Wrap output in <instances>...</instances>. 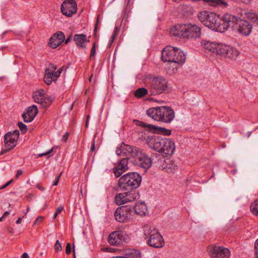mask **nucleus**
<instances>
[{
  "label": "nucleus",
  "mask_w": 258,
  "mask_h": 258,
  "mask_svg": "<svg viewBox=\"0 0 258 258\" xmlns=\"http://www.w3.org/2000/svg\"><path fill=\"white\" fill-rule=\"evenodd\" d=\"M228 13L222 15H217L216 13L204 11L198 14V17L201 23L211 29L219 32L226 31V19L228 18Z\"/></svg>",
  "instance_id": "1"
},
{
  "label": "nucleus",
  "mask_w": 258,
  "mask_h": 258,
  "mask_svg": "<svg viewBox=\"0 0 258 258\" xmlns=\"http://www.w3.org/2000/svg\"><path fill=\"white\" fill-rule=\"evenodd\" d=\"M170 34L172 37L184 40L196 39L201 37L202 30L196 24L180 23L170 28Z\"/></svg>",
  "instance_id": "2"
},
{
  "label": "nucleus",
  "mask_w": 258,
  "mask_h": 258,
  "mask_svg": "<svg viewBox=\"0 0 258 258\" xmlns=\"http://www.w3.org/2000/svg\"><path fill=\"white\" fill-rule=\"evenodd\" d=\"M201 45L205 49L209 52L231 59H235L239 54V52L236 48L230 45L205 40L201 41Z\"/></svg>",
  "instance_id": "3"
},
{
  "label": "nucleus",
  "mask_w": 258,
  "mask_h": 258,
  "mask_svg": "<svg viewBox=\"0 0 258 258\" xmlns=\"http://www.w3.org/2000/svg\"><path fill=\"white\" fill-rule=\"evenodd\" d=\"M147 144L151 149L165 155H173L175 149V143L172 140L158 136L151 137L148 140Z\"/></svg>",
  "instance_id": "4"
},
{
  "label": "nucleus",
  "mask_w": 258,
  "mask_h": 258,
  "mask_svg": "<svg viewBox=\"0 0 258 258\" xmlns=\"http://www.w3.org/2000/svg\"><path fill=\"white\" fill-rule=\"evenodd\" d=\"M225 20L227 22L226 30L231 27L243 36H247L250 34L252 26L247 21L230 13H228V18Z\"/></svg>",
  "instance_id": "5"
},
{
  "label": "nucleus",
  "mask_w": 258,
  "mask_h": 258,
  "mask_svg": "<svg viewBox=\"0 0 258 258\" xmlns=\"http://www.w3.org/2000/svg\"><path fill=\"white\" fill-rule=\"evenodd\" d=\"M146 113L154 120L166 123L171 122L175 117L173 109L169 106L150 108L147 110Z\"/></svg>",
  "instance_id": "6"
},
{
  "label": "nucleus",
  "mask_w": 258,
  "mask_h": 258,
  "mask_svg": "<svg viewBox=\"0 0 258 258\" xmlns=\"http://www.w3.org/2000/svg\"><path fill=\"white\" fill-rule=\"evenodd\" d=\"M185 54L180 49L170 45L165 47L162 51L161 59L164 62H174L182 65L185 60Z\"/></svg>",
  "instance_id": "7"
},
{
  "label": "nucleus",
  "mask_w": 258,
  "mask_h": 258,
  "mask_svg": "<svg viewBox=\"0 0 258 258\" xmlns=\"http://www.w3.org/2000/svg\"><path fill=\"white\" fill-rule=\"evenodd\" d=\"M142 177L137 172H129L120 177L118 185L121 190L135 189L140 185Z\"/></svg>",
  "instance_id": "8"
},
{
  "label": "nucleus",
  "mask_w": 258,
  "mask_h": 258,
  "mask_svg": "<svg viewBox=\"0 0 258 258\" xmlns=\"http://www.w3.org/2000/svg\"><path fill=\"white\" fill-rule=\"evenodd\" d=\"M144 235L145 239L149 246L161 248L164 245V239L157 229L148 226H145Z\"/></svg>",
  "instance_id": "9"
},
{
  "label": "nucleus",
  "mask_w": 258,
  "mask_h": 258,
  "mask_svg": "<svg viewBox=\"0 0 258 258\" xmlns=\"http://www.w3.org/2000/svg\"><path fill=\"white\" fill-rule=\"evenodd\" d=\"M168 81L163 77H154L149 83V92L151 95L164 93L167 90Z\"/></svg>",
  "instance_id": "10"
},
{
  "label": "nucleus",
  "mask_w": 258,
  "mask_h": 258,
  "mask_svg": "<svg viewBox=\"0 0 258 258\" xmlns=\"http://www.w3.org/2000/svg\"><path fill=\"white\" fill-rule=\"evenodd\" d=\"M153 161L154 164L157 167L166 172H173L177 167L173 160L163 155L153 154Z\"/></svg>",
  "instance_id": "11"
},
{
  "label": "nucleus",
  "mask_w": 258,
  "mask_h": 258,
  "mask_svg": "<svg viewBox=\"0 0 258 258\" xmlns=\"http://www.w3.org/2000/svg\"><path fill=\"white\" fill-rule=\"evenodd\" d=\"M136 152L137 153L135 154L136 155H134L133 157L132 162L134 164L144 169L145 170L149 169L152 163H154L153 155L152 158H150L139 148Z\"/></svg>",
  "instance_id": "12"
},
{
  "label": "nucleus",
  "mask_w": 258,
  "mask_h": 258,
  "mask_svg": "<svg viewBox=\"0 0 258 258\" xmlns=\"http://www.w3.org/2000/svg\"><path fill=\"white\" fill-rule=\"evenodd\" d=\"M19 135L20 133L18 130L9 132L5 135L4 143L6 149L1 150L0 155L7 153L16 146Z\"/></svg>",
  "instance_id": "13"
},
{
  "label": "nucleus",
  "mask_w": 258,
  "mask_h": 258,
  "mask_svg": "<svg viewBox=\"0 0 258 258\" xmlns=\"http://www.w3.org/2000/svg\"><path fill=\"white\" fill-rule=\"evenodd\" d=\"M125 192L119 193L115 197V202L117 205H121L131 202L139 198V195L135 189L125 190Z\"/></svg>",
  "instance_id": "14"
},
{
  "label": "nucleus",
  "mask_w": 258,
  "mask_h": 258,
  "mask_svg": "<svg viewBox=\"0 0 258 258\" xmlns=\"http://www.w3.org/2000/svg\"><path fill=\"white\" fill-rule=\"evenodd\" d=\"M207 251L212 258H229L230 255L228 248L218 246H209Z\"/></svg>",
  "instance_id": "15"
},
{
  "label": "nucleus",
  "mask_w": 258,
  "mask_h": 258,
  "mask_svg": "<svg viewBox=\"0 0 258 258\" xmlns=\"http://www.w3.org/2000/svg\"><path fill=\"white\" fill-rule=\"evenodd\" d=\"M77 5L75 0H65L61 5L60 11L62 14L71 17L74 14L76 13Z\"/></svg>",
  "instance_id": "16"
},
{
  "label": "nucleus",
  "mask_w": 258,
  "mask_h": 258,
  "mask_svg": "<svg viewBox=\"0 0 258 258\" xmlns=\"http://www.w3.org/2000/svg\"><path fill=\"white\" fill-rule=\"evenodd\" d=\"M128 236L123 231H115L112 232L108 237V242L112 245H118L121 244L123 241H126Z\"/></svg>",
  "instance_id": "17"
},
{
  "label": "nucleus",
  "mask_w": 258,
  "mask_h": 258,
  "mask_svg": "<svg viewBox=\"0 0 258 258\" xmlns=\"http://www.w3.org/2000/svg\"><path fill=\"white\" fill-rule=\"evenodd\" d=\"M129 208L127 206H122L117 208L114 212V218L119 222H125L130 218Z\"/></svg>",
  "instance_id": "18"
},
{
  "label": "nucleus",
  "mask_w": 258,
  "mask_h": 258,
  "mask_svg": "<svg viewBox=\"0 0 258 258\" xmlns=\"http://www.w3.org/2000/svg\"><path fill=\"white\" fill-rule=\"evenodd\" d=\"M139 148L132 146L122 143L119 147L116 148V154L118 156H126L130 154L133 157Z\"/></svg>",
  "instance_id": "19"
},
{
  "label": "nucleus",
  "mask_w": 258,
  "mask_h": 258,
  "mask_svg": "<svg viewBox=\"0 0 258 258\" xmlns=\"http://www.w3.org/2000/svg\"><path fill=\"white\" fill-rule=\"evenodd\" d=\"M128 161L127 157L120 159L119 162L114 167L113 172L116 177H119L123 172L128 170Z\"/></svg>",
  "instance_id": "20"
},
{
  "label": "nucleus",
  "mask_w": 258,
  "mask_h": 258,
  "mask_svg": "<svg viewBox=\"0 0 258 258\" xmlns=\"http://www.w3.org/2000/svg\"><path fill=\"white\" fill-rule=\"evenodd\" d=\"M64 34L62 32H57L54 34L49 40V44L52 48H56L64 40Z\"/></svg>",
  "instance_id": "21"
},
{
  "label": "nucleus",
  "mask_w": 258,
  "mask_h": 258,
  "mask_svg": "<svg viewBox=\"0 0 258 258\" xmlns=\"http://www.w3.org/2000/svg\"><path fill=\"white\" fill-rule=\"evenodd\" d=\"M37 113L38 109L36 105H33L29 107L27 112H24L22 115L24 121L27 123L31 122Z\"/></svg>",
  "instance_id": "22"
},
{
  "label": "nucleus",
  "mask_w": 258,
  "mask_h": 258,
  "mask_svg": "<svg viewBox=\"0 0 258 258\" xmlns=\"http://www.w3.org/2000/svg\"><path fill=\"white\" fill-rule=\"evenodd\" d=\"M57 70L56 66L50 64L48 68L45 70V76L44 77V81L47 85H50L52 81H55L57 79H54V76L53 73Z\"/></svg>",
  "instance_id": "23"
},
{
  "label": "nucleus",
  "mask_w": 258,
  "mask_h": 258,
  "mask_svg": "<svg viewBox=\"0 0 258 258\" xmlns=\"http://www.w3.org/2000/svg\"><path fill=\"white\" fill-rule=\"evenodd\" d=\"M74 40L77 46L80 48H85L86 46V42L89 41L87 40L86 35L84 34H75Z\"/></svg>",
  "instance_id": "24"
},
{
  "label": "nucleus",
  "mask_w": 258,
  "mask_h": 258,
  "mask_svg": "<svg viewBox=\"0 0 258 258\" xmlns=\"http://www.w3.org/2000/svg\"><path fill=\"white\" fill-rule=\"evenodd\" d=\"M134 210L136 214L140 216L145 215L147 211V208L143 202H138L135 204Z\"/></svg>",
  "instance_id": "25"
},
{
  "label": "nucleus",
  "mask_w": 258,
  "mask_h": 258,
  "mask_svg": "<svg viewBox=\"0 0 258 258\" xmlns=\"http://www.w3.org/2000/svg\"><path fill=\"white\" fill-rule=\"evenodd\" d=\"M149 89H147L144 87L137 89L134 93V96L137 98H142L145 97L148 93Z\"/></svg>",
  "instance_id": "26"
},
{
  "label": "nucleus",
  "mask_w": 258,
  "mask_h": 258,
  "mask_svg": "<svg viewBox=\"0 0 258 258\" xmlns=\"http://www.w3.org/2000/svg\"><path fill=\"white\" fill-rule=\"evenodd\" d=\"M134 122L137 125L142 127L150 132H152V131L154 130V128H155V125H154L146 123L143 121H141L138 120H134Z\"/></svg>",
  "instance_id": "27"
},
{
  "label": "nucleus",
  "mask_w": 258,
  "mask_h": 258,
  "mask_svg": "<svg viewBox=\"0 0 258 258\" xmlns=\"http://www.w3.org/2000/svg\"><path fill=\"white\" fill-rule=\"evenodd\" d=\"M44 95L45 93L43 90L36 91L33 95L34 102L41 104Z\"/></svg>",
  "instance_id": "28"
},
{
  "label": "nucleus",
  "mask_w": 258,
  "mask_h": 258,
  "mask_svg": "<svg viewBox=\"0 0 258 258\" xmlns=\"http://www.w3.org/2000/svg\"><path fill=\"white\" fill-rule=\"evenodd\" d=\"M155 128H154V130L152 131L153 133L162 134L165 136H169L171 134V131L170 130L156 125H155Z\"/></svg>",
  "instance_id": "29"
},
{
  "label": "nucleus",
  "mask_w": 258,
  "mask_h": 258,
  "mask_svg": "<svg viewBox=\"0 0 258 258\" xmlns=\"http://www.w3.org/2000/svg\"><path fill=\"white\" fill-rule=\"evenodd\" d=\"M126 256L128 258H141L142 254L140 250L132 249L126 252Z\"/></svg>",
  "instance_id": "30"
},
{
  "label": "nucleus",
  "mask_w": 258,
  "mask_h": 258,
  "mask_svg": "<svg viewBox=\"0 0 258 258\" xmlns=\"http://www.w3.org/2000/svg\"><path fill=\"white\" fill-rule=\"evenodd\" d=\"M54 97L52 96H46L45 94L43 98L41 105L43 107H48L52 103Z\"/></svg>",
  "instance_id": "31"
},
{
  "label": "nucleus",
  "mask_w": 258,
  "mask_h": 258,
  "mask_svg": "<svg viewBox=\"0 0 258 258\" xmlns=\"http://www.w3.org/2000/svg\"><path fill=\"white\" fill-rule=\"evenodd\" d=\"M246 18L258 26V14L253 13L246 14Z\"/></svg>",
  "instance_id": "32"
},
{
  "label": "nucleus",
  "mask_w": 258,
  "mask_h": 258,
  "mask_svg": "<svg viewBox=\"0 0 258 258\" xmlns=\"http://www.w3.org/2000/svg\"><path fill=\"white\" fill-rule=\"evenodd\" d=\"M251 212L255 215H258V200H255L250 206Z\"/></svg>",
  "instance_id": "33"
},
{
  "label": "nucleus",
  "mask_w": 258,
  "mask_h": 258,
  "mask_svg": "<svg viewBox=\"0 0 258 258\" xmlns=\"http://www.w3.org/2000/svg\"><path fill=\"white\" fill-rule=\"evenodd\" d=\"M18 125L23 134L26 133L27 131V127L25 124H24L22 122L19 121L18 123Z\"/></svg>",
  "instance_id": "34"
},
{
  "label": "nucleus",
  "mask_w": 258,
  "mask_h": 258,
  "mask_svg": "<svg viewBox=\"0 0 258 258\" xmlns=\"http://www.w3.org/2000/svg\"><path fill=\"white\" fill-rule=\"evenodd\" d=\"M118 32H119V29L117 27H115L114 29V31L113 32V33L112 34V36L110 38V40L109 41L111 44L113 42L115 38L116 37V35L118 34Z\"/></svg>",
  "instance_id": "35"
},
{
  "label": "nucleus",
  "mask_w": 258,
  "mask_h": 258,
  "mask_svg": "<svg viewBox=\"0 0 258 258\" xmlns=\"http://www.w3.org/2000/svg\"><path fill=\"white\" fill-rule=\"evenodd\" d=\"M63 67L59 68L57 71L56 70L53 73L54 76V79H57L59 76L62 71Z\"/></svg>",
  "instance_id": "36"
},
{
  "label": "nucleus",
  "mask_w": 258,
  "mask_h": 258,
  "mask_svg": "<svg viewBox=\"0 0 258 258\" xmlns=\"http://www.w3.org/2000/svg\"><path fill=\"white\" fill-rule=\"evenodd\" d=\"M54 249L56 251H59L62 249L61 243L58 240L56 241L54 245Z\"/></svg>",
  "instance_id": "37"
},
{
  "label": "nucleus",
  "mask_w": 258,
  "mask_h": 258,
  "mask_svg": "<svg viewBox=\"0 0 258 258\" xmlns=\"http://www.w3.org/2000/svg\"><path fill=\"white\" fill-rule=\"evenodd\" d=\"M63 207L62 206H59L58 207L57 209H56V212L54 213L53 216V219H54L56 218V217H57V216L58 215V214L60 213L61 212V211L63 210Z\"/></svg>",
  "instance_id": "38"
},
{
  "label": "nucleus",
  "mask_w": 258,
  "mask_h": 258,
  "mask_svg": "<svg viewBox=\"0 0 258 258\" xmlns=\"http://www.w3.org/2000/svg\"><path fill=\"white\" fill-rule=\"evenodd\" d=\"M96 54V46H95V42H94L93 44L92 47L90 52V58L95 56Z\"/></svg>",
  "instance_id": "39"
},
{
  "label": "nucleus",
  "mask_w": 258,
  "mask_h": 258,
  "mask_svg": "<svg viewBox=\"0 0 258 258\" xmlns=\"http://www.w3.org/2000/svg\"><path fill=\"white\" fill-rule=\"evenodd\" d=\"M66 252L67 254H70L71 252V245L70 243H68L66 247Z\"/></svg>",
  "instance_id": "40"
},
{
  "label": "nucleus",
  "mask_w": 258,
  "mask_h": 258,
  "mask_svg": "<svg viewBox=\"0 0 258 258\" xmlns=\"http://www.w3.org/2000/svg\"><path fill=\"white\" fill-rule=\"evenodd\" d=\"M254 245L255 250V258H258V239L255 241Z\"/></svg>",
  "instance_id": "41"
},
{
  "label": "nucleus",
  "mask_w": 258,
  "mask_h": 258,
  "mask_svg": "<svg viewBox=\"0 0 258 258\" xmlns=\"http://www.w3.org/2000/svg\"><path fill=\"white\" fill-rule=\"evenodd\" d=\"M42 217L41 216H39L34 221V225H36V224H38L39 223H41L42 222Z\"/></svg>",
  "instance_id": "42"
},
{
  "label": "nucleus",
  "mask_w": 258,
  "mask_h": 258,
  "mask_svg": "<svg viewBox=\"0 0 258 258\" xmlns=\"http://www.w3.org/2000/svg\"><path fill=\"white\" fill-rule=\"evenodd\" d=\"M98 24H99V17H98L97 19L96 22L95 24L94 29V34H96V33Z\"/></svg>",
  "instance_id": "43"
},
{
  "label": "nucleus",
  "mask_w": 258,
  "mask_h": 258,
  "mask_svg": "<svg viewBox=\"0 0 258 258\" xmlns=\"http://www.w3.org/2000/svg\"><path fill=\"white\" fill-rule=\"evenodd\" d=\"M69 136V134L68 132H66L64 135L63 136L62 138V140L64 141L65 142H67Z\"/></svg>",
  "instance_id": "44"
},
{
  "label": "nucleus",
  "mask_w": 258,
  "mask_h": 258,
  "mask_svg": "<svg viewBox=\"0 0 258 258\" xmlns=\"http://www.w3.org/2000/svg\"><path fill=\"white\" fill-rule=\"evenodd\" d=\"M12 182V180H10L8 181L6 183H5L4 185L0 187V190L3 189L6 187H7L8 185H9Z\"/></svg>",
  "instance_id": "45"
},
{
  "label": "nucleus",
  "mask_w": 258,
  "mask_h": 258,
  "mask_svg": "<svg viewBox=\"0 0 258 258\" xmlns=\"http://www.w3.org/2000/svg\"><path fill=\"white\" fill-rule=\"evenodd\" d=\"M59 178H60V176H57V177H56L55 180L54 181V182L53 183V185L56 186V185H57V184L58 183V181H59Z\"/></svg>",
  "instance_id": "46"
},
{
  "label": "nucleus",
  "mask_w": 258,
  "mask_h": 258,
  "mask_svg": "<svg viewBox=\"0 0 258 258\" xmlns=\"http://www.w3.org/2000/svg\"><path fill=\"white\" fill-rule=\"evenodd\" d=\"M52 149H51L49 150L48 151H47V152H45V153H43V154H39V157H42V156H44V155H48L49 153H50L51 152H52Z\"/></svg>",
  "instance_id": "47"
},
{
  "label": "nucleus",
  "mask_w": 258,
  "mask_h": 258,
  "mask_svg": "<svg viewBox=\"0 0 258 258\" xmlns=\"http://www.w3.org/2000/svg\"><path fill=\"white\" fill-rule=\"evenodd\" d=\"M22 174V171L20 170H19L17 171V172L16 175V177L17 178L19 177L20 175H21Z\"/></svg>",
  "instance_id": "48"
},
{
  "label": "nucleus",
  "mask_w": 258,
  "mask_h": 258,
  "mask_svg": "<svg viewBox=\"0 0 258 258\" xmlns=\"http://www.w3.org/2000/svg\"><path fill=\"white\" fill-rule=\"evenodd\" d=\"M36 187L40 190H41V191H43L44 190V188L40 184H37L36 185Z\"/></svg>",
  "instance_id": "49"
},
{
  "label": "nucleus",
  "mask_w": 258,
  "mask_h": 258,
  "mask_svg": "<svg viewBox=\"0 0 258 258\" xmlns=\"http://www.w3.org/2000/svg\"><path fill=\"white\" fill-rule=\"evenodd\" d=\"M132 2V0H127V2L126 4V8L128 7L129 9H131V5L130 3Z\"/></svg>",
  "instance_id": "50"
},
{
  "label": "nucleus",
  "mask_w": 258,
  "mask_h": 258,
  "mask_svg": "<svg viewBox=\"0 0 258 258\" xmlns=\"http://www.w3.org/2000/svg\"><path fill=\"white\" fill-rule=\"evenodd\" d=\"M95 150V142L94 141L92 144V145H91V151L92 152L94 151Z\"/></svg>",
  "instance_id": "51"
},
{
  "label": "nucleus",
  "mask_w": 258,
  "mask_h": 258,
  "mask_svg": "<svg viewBox=\"0 0 258 258\" xmlns=\"http://www.w3.org/2000/svg\"><path fill=\"white\" fill-rule=\"evenodd\" d=\"M22 258H29V257L28 254L26 252H24L22 254Z\"/></svg>",
  "instance_id": "52"
},
{
  "label": "nucleus",
  "mask_w": 258,
  "mask_h": 258,
  "mask_svg": "<svg viewBox=\"0 0 258 258\" xmlns=\"http://www.w3.org/2000/svg\"><path fill=\"white\" fill-rule=\"evenodd\" d=\"M22 218H21V217H19V218L17 219V220L16 221V224H20V223H21V221H22Z\"/></svg>",
  "instance_id": "53"
},
{
  "label": "nucleus",
  "mask_w": 258,
  "mask_h": 258,
  "mask_svg": "<svg viewBox=\"0 0 258 258\" xmlns=\"http://www.w3.org/2000/svg\"><path fill=\"white\" fill-rule=\"evenodd\" d=\"M111 258H128L126 256H113V257H112Z\"/></svg>",
  "instance_id": "54"
},
{
  "label": "nucleus",
  "mask_w": 258,
  "mask_h": 258,
  "mask_svg": "<svg viewBox=\"0 0 258 258\" xmlns=\"http://www.w3.org/2000/svg\"><path fill=\"white\" fill-rule=\"evenodd\" d=\"M9 214H10V213L8 211H6V212H5V213L4 214L3 216L4 218H5L6 216H7Z\"/></svg>",
  "instance_id": "55"
},
{
  "label": "nucleus",
  "mask_w": 258,
  "mask_h": 258,
  "mask_svg": "<svg viewBox=\"0 0 258 258\" xmlns=\"http://www.w3.org/2000/svg\"><path fill=\"white\" fill-rule=\"evenodd\" d=\"M70 41V38H68L66 40V42H65V43H68V42Z\"/></svg>",
  "instance_id": "56"
},
{
  "label": "nucleus",
  "mask_w": 258,
  "mask_h": 258,
  "mask_svg": "<svg viewBox=\"0 0 258 258\" xmlns=\"http://www.w3.org/2000/svg\"><path fill=\"white\" fill-rule=\"evenodd\" d=\"M29 209H30V208H29V207H28V208H27V212L24 213V214H25V215H26L27 213L29 211Z\"/></svg>",
  "instance_id": "57"
},
{
  "label": "nucleus",
  "mask_w": 258,
  "mask_h": 258,
  "mask_svg": "<svg viewBox=\"0 0 258 258\" xmlns=\"http://www.w3.org/2000/svg\"><path fill=\"white\" fill-rule=\"evenodd\" d=\"M4 218L3 216L0 217V221H2Z\"/></svg>",
  "instance_id": "58"
},
{
  "label": "nucleus",
  "mask_w": 258,
  "mask_h": 258,
  "mask_svg": "<svg viewBox=\"0 0 258 258\" xmlns=\"http://www.w3.org/2000/svg\"><path fill=\"white\" fill-rule=\"evenodd\" d=\"M88 124V120H87L86 121V126H87V124Z\"/></svg>",
  "instance_id": "59"
},
{
  "label": "nucleus",
  "mask_w": 258,
  "mask_h": 258,
  "mask_svg": "<svg viewBox=\"0 0 258 258\" xmlns=\"http://www.w3.org/2000/svg\"><path fill=\"white\" fill-rule=\"evenodd\" d=\"M7 33V32H6H6H4L3 33V35H4L5 33Z\"/></svg>",
  "instance_id": "60"
},
{
  "label": "nucleus",
  "mask_w": 258,
  "mask_h": 258,
  "mask_svg": "<svg viewBox=\"0 0 258 258\" xmlns=\"http://www.w3.org/2000/svg\"><path fill=\"white\" fill-rule=\"evenodd\" d=\"M74 258H76L75 255L74 254Z\"/></svg>",
  "instance_id": "61"
}]
</instances>
